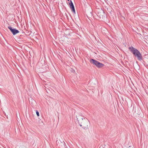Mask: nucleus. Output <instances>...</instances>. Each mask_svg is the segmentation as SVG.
I'll list each match as a JSON object with an SVG mask.
<instances>
[{
	"label": "nucleus",
	"instance_id": "1",
	"mask_svg": "<svg viewBox=\"0 0 148 148\" xmlns=\"http://www.w3.org/2000/svg\"><path fill=\"white\" fill-rule=\"evenodd\" d=\"M77 118L79 125L81 127H82L84 129H87L88 128L90 123L88 119L84 118L81 116H77Z\"/></svg>",
	"mask_w": 148,
	"mask_h": 148
},
{
	"label": "nucleus",
	"instance_id": "2",
	"mask_svg": "<svg viewBox=\"0 0 148 148\" xmlns=\"http://www.w3.org/2000/svg\"><path fill=\"white\" fill-rule=\"evenodd\" d=\"M129 49L138 60L140 61L143 60V58L142 54L138 50L132 47H130Z\"/></svg>",
	"mask_w": 148,
	"mask_h": 148
},
{
	"label": "nucleus",
	"instance_id": "3",
	"mask_svg": "<svg viewBox=\"0 0 148 148\" xmlns=\"http://www.w3.org/2000/svg\"><path fill=\"white\" fill-rule=\"evenodd\" d=\"M90 62L91 63L95 65L97 67L99 68H101L104 65V64L99 62L95 60L92 59L90 60Z\"/></svg>",
	"mask_w": 148,
	"mask_h": 148
},
{
	"label": "nucleus",
	"instance_id": "4",
	"mask_svg": "<svg viewBox=\"0 0 148 148\" xmlns=\"http://www.w3.org/2000/svg\"><path fill=\"white\" fill-rule=\"evenodd\" d=\"M8 28L10 29L11 32H12L13 35H15L16 34L19 33V32L18 30L15 29H12L11 26H9L8 27Z\"/></svg>",
	"mask_w": 148,
	"mask_h": 148
},
{
	"label": "nucleus",
	"instance_id": "5",
	"mask_svg": "<svg viewBox=\"0 0 148 148\" xmlns=\"http://www.w3.org/2000/svg\"><path fill=\"white\" fill-rule=\"evenodd\" d=\"M70 8L71 9L72 11L74 14H75V8H74V5H73V6H71V7H70Z\"/></svg>",
	"mask_w": 148,
	"mask_h": 148
},
{
	"label": "nucleus",
	"instance_id": "6",
	"mask_svg": "<svg viewBox=\"0 0 148 148\" xmlns=\"http://www.w3.org/2000/svg\"><path fill=\"white\" fill-rule=\"evenodd\" d=\"M70 7L74 5L73 3L71 0H70L69 3Z\"/></svg>",
	"mask_w": 148,
	"mask_h": 148
},
{
	"label": "nucleus",
	"instance_id": "7",
	"mask_svg": "<svg viewBox=\"0 0 148 148\" xmlns=\"http://www.w3.org/2000/svg\"><path fill=\"white\" fill-rule=\"evenodd\" d=\"M36 114L37 116H39V112L38 111H37V110H36Z\"/></svg>",
	"mask_w": 148,
	"mask_h": 148
},
{
	"label": "nucleus",
	"instance_id": "8",
	"mask_svg": "<svg viewBox=\"0 0 148 148\" xmlns=\"http://www.w3.org/2000/svg\"><path fill=\"white\" fill-rule=\"evenodd\" d=\"M127 148H133L132 147L130 146Z\"/></svg>",
	"mask_w": 148,
	"mask_h": 148
},
{
	"label": "nucleus",
	"instance_id": "9",
	"mask_svg": "<svg viewBox=\"0 0 148 148\" xmlns=\"http://www.w3.org/2000/svg\"><path fill=\"white\" fill-rule=\"evenodd\" d=\"M67 1H69V0H67Z\"/></svg>",
	"mask_w": 148,
	"mask_h": 148
}]
</instances>
